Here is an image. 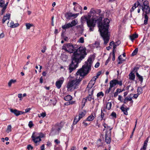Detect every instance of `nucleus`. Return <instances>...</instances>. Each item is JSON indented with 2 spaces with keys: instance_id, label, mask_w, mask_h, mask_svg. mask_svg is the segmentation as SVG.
<instances>
[{
  "instance_id": "obj_49",
  "label": "nucleus",
  "mask_w": 150,
  "mask_h": 150,
  "mask_svg": "<svg viewBox=\"0 0 150 150\" xmlns=\"http://www.w3.org/2000/svg\"><path fill=\"white\" fill-rule=\"evenodd\" d=\"M136 4L135 3L134 4V6L132 7L131 9V11L132 12L134 11V9H135L137 6H136Z\"/></svg>"
},
{
  "instance_id": "obj_56",
  "label": "nucleus",
  "mask_w": 150,
  "mask_h": 150,
  "mask_svg": "<svg viewBox=\"0 0 150 150\" xmlns=\"http://www.w3.org/2000/svg\"><path fill=\"white\" fill-rule=\"evenodd\" d=\"M121 43L120 41V40H118L115 43V44L116 45V46L119 45Z\"/></svg>"
},
{
  "instance_id": "obj_5",
  "label": "nucleus",
  "mask_w": 150,
  "mask_h": 150,
  "mask_svg": "<svg viewBox=\"0 0 150 150\" xmlns=\"http://www.w3.org/2000/svg\"><path fill=\"white\" fill-rule=\"evenodd\" d=\"M93 56H90L87 59L85 64V76L87 75L91 70L93 61L94 60Z\"/></svg>"
},
{
  "instance_id": "obj_38",
  "label": "nucleus",
  "mask_w": 150,
  "mask_h": 150,
  "mask_svg": "<svg viewBox=\"0 0 150 150\" xmlns=\"http://www.w3.org/2000/svg\"><path fill=\"white\" fill-rule=\"evenodd\" d=\"M138 51V49L137 48H136L135 49V50L133 51L132 53V55L133 56L136 54L137 53Z\"/></svg>"
},
{
  "instance_id": "obj_12",
  "label": "nucleus",
  "mask_w": 150,
  "mask_h": 150,
  "mask_svg": "<svg viewBox=\"0 0 150 150\" xmlns=\"http://www.w3.org/2000/svg\"><path fill=\"white\" fill-rule=\"evenodd\" d=\"M74 5H76L74 7V10L76 12L81 11L82 10L81 7L76 2H74L73 3Z\"/></svg>"
},
{
  "instance_id": "obj_1",
  "label": "nucleus",
  "mask_w": 150,
  "mask_h": 150,
  "mask_svg": "<svg viewBox=\"0 0 150 150\" xmlns=\"http://www.w3.org/2000/svg\"><path fill=\"white\" fill-rule=\"evenodd\" d=\"M84 47L80 46L74 52L71 57L72 62L69 66V73H71L78 67V63L84 57Z\"/></svg>"
},
{
  "instance_id": "obj_29",
  "label": "nucleus",
  "mask_w": 150,
  "mask_h": 150,
  "mask_svg": "<svg viewBox=\"0 0 150 150\" xmlns=\"http://www.w3.org/2000/svg\"><path fill=\"white\" fill-rule=\"evenodd\" d=\"M118 59L119 60V62H118V64H122L123 62L125 61V59L122 58V56L121 55L119 56Z\"/></svg>"
},
{
  "instance_id": "obj_11",
  "label": "nucleus",
  "mask_w": 150,
  "mask_h": 150,
  "mask_svg": "<svg viewBox=\"0 0 150 150\" xmlns=\"http://www.w3.org/2000/svg\"><path fill=\"white\" fill-rule=\"evenodd\" d=\"M88 90V91L89 95L88 96L86 97V98L85 99V101H86L87 100L90 101H91V100L93 98L92 96L93 92V89L90 88L89 89V90Z\"/></svg>"
},
{
  "instance_id": "obj_54",
  "label": "nucleus",
  "mask_w": 150,
  "mask_h": 150,
  "mask_svg": "<svg viewBox=\"0 0 150 150\" xmlns=\"http://www.w3.org/2000/svg\"><path fill=\"white\" fill-rule=\"evenodd\" d=\"M139 67L138 66H136L135 67L134 69V71L137 72L139 69Z\"/></svg>"
},
{
  "instance_id": "obj_2",
  "label": "nucleus",
  "mask_w": 150,
  "mask_h": 150,
  "mask_svg": "<svg viewBox=\"0 0 150 150\" xmlns=\"http://www.w3.org/2000/svg\"><path fill=\"white\" fill-rule=\"evenodd\" d=\"M77 77L75 79L70 80L67 85V90L72 91L78 88L79 83L84 76V65L78 70L76 73Z\"/></svg>"
},
{
  "instance_id": "obj_43",
  "label": "nucleus",
  "mask_w": 150,
  "mask_h": 150,
  "mask_svg": "<svg viewBox=\"0 0 150 150\" xmlns=\"http://www.w3.org/2000/svg\"><path fill=\"white\" fill-rule=\"evenodd\" d=\"M97 96L98 97H100V96L103 97L104 96V94L101 91L98 93Z\"/></svg>"
},
{
  "instance_id": "obj_25",
  "label": "nucleus",
  "mask_w": 150,
  "mask_h": 150,
  "mask_svg": "<svg viewBox=\"0 0 150 150\" xmlns=\"http://www.w3.org/2000/svg\"><path fill=\"white\" fill-rule=\"evenodd\" d=\"M138 37V35L137 34H133L132 35L130 36V39L133 41L134 39L137 38Z\"/></svg>"
},
{
  "instance_id": "obj_21",
  "label": "nucleus",
  "mask_w": 150,
  "mask_h": 150,
  "mask_svg": "<svg viewBox=\"0 0 150 150\" xmlns=\"http://www.w3.org/2000/svg\"><path fill=\"white\" fill-rule=\"evenodd\" d=\"M105 142L108 144H109L111 142V139L110 136H108L106 134H105Z\"/></svg>"
},
{
  "instance_id": "obj_34",
  "label": "nucleus",
  "mask_w": 150,
  "mask_h": 150,
  "mask_svg": "<svg viewBox=\"0 0 150 150\" xmlns=\"http://www.w3.org/2000/svg\"><path fill=\"white\" fill-rule=\"evenodd\" d=\"M111 106L112 103L111 102L108 103L106 104V108L108 110H109L111 108Z\"/></svg>"
},
{
  "instance_id": "obj_40",
  "label": "nucleus",
  "mask_w": 150,
  "mask_h": 150,
  "mask_svg": "<svg viewBox=\"0 0 150 150\" xmlns=\"http://www.w3.org/2000/svg\"><path fill=\"white\" fill-rule=\"evenodd\" d=\"M112 87H110H110L108 89H107L105 91V93L108 94L109 93L110 91H111L112 88Z\"/></svg>"
},
{
  "instance_id": "obj_31",
  "label": "nucleus",
  "mask_w": 150,
  "mask_h": 150,
  "mask_svg": "<svg viewBox=\"0 0 150 150\" xmlns=\"http://www.w3.org/2000/svg\"><path fill=\"white\" fill-rule=\"evenodd\" d=\"M84 116V111L83 110V111L79 113V115L78 116L79 119H80L81 118H82Z\"/></svg>"
},
{
  "instance_id": "obj_26",
  "label": "nucleus",
  "mask_w": 150,
  "mask_h": 150,
  "mask_svg": "<svg viewBox=\"0 0 150 150\" xmlns=\"http://www.w3.org/2000/svg\"><path fill=\"white\" fill-rule=\"evenodd\" d=\"M129 79L131 80H133L135 78V75L132 73H130L129 74Z\"/></svg>"
},
{
  "instance_id": "obj_53",
  "label": "nucleus",
  "mask_w": 150,
  "mask_h": 150,
  "mask_svg": "<svg viewBox=\"0 0 150 150\" xmlns=\"http://www.w3.org/2000/svg\"><path fill=\"white\" fill-rule=\"evenodd\" d=\"M115 51H114V50L113 51V52H112V60L113 61H114L115 60Z\"/></svg>"
},
{
  "instance_id": "obj_30",
  "label": "nucleus",
  "mask_w": 150,
  "mask_h": 150,
  "mask_svg": "<svg viewBox=\"0 0 150 150\" xmlns=\"http://www.w3.org/2000/svg\"><path fill=\"white\" fill-rule=\"evenodd\" d=\"M71 13L69 12L66 13L65 14V17L67 19H69L71 17Z\"/></svg>"
},
{
  "instance_id": "obj_51",
  "label": "nucleus",
  "mask_w": 150,
  "mask_h": 150,
  "mask_svg": "<svg viewBox=\"0 0 150 150\" xmlns=\"http://www.w3.org/2000/svg\"><path fill=\"white\" fill-rule=\"evenodd\" d=\"M97 78H97V76H93L91 80V82H92V81H95V82L96 79Z\"/></svg>"
},
{
  "instance_id": "obj_39",
  "label": "nucleus",
  "mask_w": 150,
  "mask_h": 150,
  "mask_svg": "<svg viewBox=\"0 0 150 150\" xmlns=\"http://www.w3.org/2000/svg\"><path fill=\"white\" fill-rule=\"evenodd\" d=\"M103 126L105 127V128H107V129H109V130L110 131V130L112 129V128H110V127L108 126L107 125H106L105 123H104L103 124Z\"/></svg>"
},
{
  "instance_id": "obj_42",
  "label": "nucleus",
  "mask_w": 150,
  "mask_h": 150,
  "mask_svg": "<svg viewBox=\"0 0 150 150\" xmlns=\"http://www.w3.org/2000/svg\"><path fill=\"white\" fill-rule=\"evenodd\" d=\"M77 23L75 20L72 21L70 23L72 27L76 25Z\"/></svg>"
},
{
  "instance_id": "obj_27",
  "label": "nucleus",
  "mask_w": 150,
  "mask_h": 150,
  "mask_svg": "<svg viewBox=\"0 0 150 150\" xmlns=\"http://www.w3.org/2000/svg\"><path fill=\"white\" fill-rule=\"evenodd\" d=\"M16 80L11 79L8 83V85L9 87H10L12 83H14L16 82Z\"/></svg>"
},
{
  "instance_id": "obj_14",
  "label": "nucleus",
  "mask_w": 150,
  "mask_h": 150,
  "mask_svg": "<svg viewBox=\"0 0 150 150\" xmlns=\"http://www.w3.org/2000/svg\"><path fill=\"white\" fill-rule=\"evenodd\" d=\"M96 117V115L94 112L92 113L85 120L86 121H93Z\"/></svg>"
},
{
  "instance_id": "obj_6",
  "label": "nucleus",
  "mask_w": 150,
  "mask_h": 150,
  "mask_svg": "<svg viewBox=\"0 0 150 150\" xmlns=\"http://www.w3.org/2000/svg\"><path fill=\"white\" fill-rule=\"evenodd\" d=\"M62 50L70 53H73L74 51V46L71 43L64 45L62 47Z\"/></svg>"
},
{
  "instance_id": "obj_58",
  "label": "nucleus",
  "mask_w": 150,
  "mask_h": 150,
  "mask_svg": "<svg viewBox=\"0 0 150 150\" xmlns=\"http://www.w3.org/2000/svg\"><path fill=\"white\" fill-rule=\"evenodd\" d=\"M22 94H21V93H19V94H18V97L20 98V100H22V99L21 98H22Z\"/></svg>"
},
{
  "instance_id": "obj_63",
  "label": "nucleus",
  "mask_w": 150,
  "mask_h": 150,
  "mask_svg": "<svg viewBox=\"0 0 150 150\" xmlns=\"http://www.w3.org/2000/svg\"><path fill=\"white\" fill-rule=\"evenodd\" d=\"M123 91H121L120 89L117 88L116 90V92L118 93H120L122 92Z\"/></svg>"
},
{
  "instance_id": "obj_28",
  "label": "nucleus",
  "mask_w": 150,
  "mask_h": 150,
  "mask_svg": "<svg viewBox=\"0 0 150 150\" xmlns=\"http://www.w3.org/2000/svg\"><path fill=\"white\" fill-rule=\"evenodd\" d=\"M80 119H79L78 116H76V117L74 118L73 124L74 125L76 124L77 122L80 120Z\"/></svg>"
},
{
  "instance_id": "obj_35",
  "label": "nucleus",
  "mask_w": 150,
  "mask_h": 150,
  "mask_svg": "<svg viewBox=\"0 0 150 150\" xmlns=\"http://www.w3.org/2000/svg\"><path fill=\"white\" fill-rule=\"evenodd\" d=\"M147 14L146 13L144 15L145 20H144V23L145 25H146L147 24V21H148V17L147 15Z\"/></svg>"
},
{
  "instance_id": "obj_50",
  "label": "nucleus",
  "mask_w": 150,
  "mask_h": 150,
  "mask_svg": "<svg viewBox=\"0 0 150 150\" xmlns=\"http://www.w3.org/2000/svg\"><path fill=\"white\" fill-rule=\"evenodd\" d=\"M125 100H127V101L129 100L131 101V103L132 104L133 102V100H132V99L131 98H128V97H126L125 98Z\"/></svg>"
},
{
  "instance_id": "obj_16",
  "label": "nucleus",
  "mask_w": 150,
  "mask_h": 150,
  "mask_svg": "<svg viewBox=\"0 0 150 150\" xmlns=\"http://www.w3.org/2000/svg\"><path fill=\"white\" fill-rule=\"evenodd\" d=\"M124 106V105H123L120 108V109L123 112L124 114L127 115H128L127 110H129V108H125Z\"/></svg>"
},
{
  "instance_id": "obj_59",
  "label": "nucleus",
  "mask_w": 150,
  "mask_h": 150,
  "mask_svg": "<svg viewBox=\"0 0 150 150\" xmlns=\"http://www.w3.org/2000/svg\"><path fill=\"white\" fill-rule=\"evenodd\" d=\"M110 57H109L108 59L107 60L105 63V65H106L110 61Z\"/></svg>"
},
{
  "instance_id": "obj_46",
  "label": "nucleus",
  "mask_w": 150,
  "mask_h": 150,
  "mask_svg": "<svg viewBox=\"0 0 150 150\" xmlns=\"http://www.w3.org/2000/svg\"><path fill=\"white\" fill-rule=\"evenodd\" d=\"M143 6H149L148 1L147 0L144 1L143 4Z\"/></svg>"
},
{
  "instance_id": "obj_24",
  "label": "nucleus",
  "mask_w": 150,
  "mask_h": 150,
  "mask_svg": "<svg viewBox=\"0 0 150 150\" xmlns=\"http://www.w3.org/2000/svg\"><path fill=\"white\" fill-rule=\"evenodd\" d=\"M72 99V97L70 95H67L64 97V99L67 101H69Z\"/></svg>"
},
{
  "instance_id": "obj_9",
  "label": "nucleus",
  "mask_w": 150,
  "mask_h": 150,
  "mask_svg": "<svg viewBox=\"0 0 150 150\" xmlns=\"http://www.w3.org/2000/svg\"><path fill=\"white\" fill-rule=\"evenodd\" d=\"M64 78L63 77H62L59 79L58 80L56 81L55 85L57 88L59 89L61 88L64 82Z\"/></svg>"
},
{
  "instance_id": "obj_47",
  "label": "nucleus",
  "mask_w": 150,
  "mask_h": 150,
  "mask_svg": "<svg viewBox=\"0 0 150 150\" xmlns=\"http://www.w3.org/2000/svg\"><path fill=\"white\" fill-rule=\"evenodd\" d=\"M33 126V122L30 121L28 123V126L30 128H31Z\"/></svg>"
},
{
  "instance_id": "obj_62",
  "label": "nucleus",
  "mask_w": 150,
  "mask_h": 150,
  "mask_svg": "<svg viewBox=\"0 0 150 150\" xmlns=\"http://www.w3.org/2000/svg\"><path fill=\"white\" fill-rule=\"evenodd\" d=\"M54 142L55 143L57 144H59L60 143V142L59 140L57 139H55L54 140Z\"/></svg>"
},
{
  "instance_id": "obj_36",
  "label": "nucleus",
  "mask_w": 150,
  "mask_h": 150,
  "mask_svg": "<svg viewBox=\"0 0 150 150\" xmlns=\"http://www.w3.org/2000/svg\"><path fill=\"white\" fill-rule=\"evenodd\" d=\"M99 43L98 42H96L95 43L93 44L92 45L94 47L97 48L99 46Z\"/></svg>"
},
{
  "instance_id": "obj_52",
  "label": "nucleus",
  "mask_w": 150,
  "mask_h": 150,
  "mask_svg": "<svg viewBox=\"0 0 150 150\" xmlns=\"http://www.w3.org/2000/svg\"><path fill=\"white\" fill-rule=\"evenodd\" d=\"M33 147L30 145H29L28 146L27 148L28 150H31L33 149Z\"/></svg>"
},
{
  "instance_id": "obj_55",
  "label": "nucleus",
  "mask_w": 150,
  "mask_h": 150,
  "mask_svg": "<svg viewBox=\"0 0 150 150\" xmlns=\"http://www.w3.org/2000/svg\"><path fill=\"white\" fill-rule=\"evenodd\" d=\"M40 115L41 117H45L46 115V114L45 112H43L40 114Z\"/></svg>"
},
{
  "instance_id": "obj_45",
  "label": "nucleus",
  "mask_w": 150,
  "mask_h": 150,
  "mask_svg": "<svg viewBox=\"0 0 150 150\" xmlns=\"http://www.w3.org/2000/svg\"><path fill=\"white\" fill-rule=\"evenodd\" d=\"M84 40L83 38L82 37L79 39L78 42L80 43H83L84 42Z\"/></svg>"
},
{
  "instance_id": "obj_17",
  "label": "nucleus",
  "mask_w": 150,
  "mask_h": 150,
  "mask_svg": "<svg viewBox=\"0 0 150 150\" xmlns=\"http://www.w3.org/2000/svg\"><path fill=\"white\" fill-rule=\"evenodd\" d=\"M9 22V21H8L7 23V24L9 27L11 28H14L17 27L19 25V24L18 23L14 24V23L13 21H11L10 22L9 25H8V23Z\"/></svg>"
},
{
  "instance_id": "obj_57",
  "label": "nucleus",
  "mask_w": 150,
  "mask_h": 150,
  "mask_svg": "<svg viewBox=\"0 0 150 150\" xmlns=\"http://www.w3.org/2000/svg\"><path fill=\"white\" fill-rule=\"evenodd\" d=\"M2 7L3 8L1 10V12H2L1 15H2L4 13V12L5 10L6 9V8L4 7Z\"/></svg>"
},
{
  "instance_id": "obj_61",
  "label": "nucleus",
  "mask_w": 150,
  "mask_h": 150,
  "mask_svg": "<svg viewBox=\"0 0 150 150\" xmlns=\"http://www.w3.org/2000/svg\"><path fill=\"white\" fill-rule=\"evenodd\" d=\"M4 36V33H2L0 34V39L3 38Z\"/></svg>"
},
{
  "instance_id": "obj_8",
  "label": "nucleus",
  "mask_w": 150,
  "mask_h": 150,
  "mask_svg": "<svg viewBox=\"0 0 150 150\" xmlns=\"http://www.w3.org/2000/svg\"><path fill=\"white\" fill-rule=\"evenodd\" d=\"M38 136V135L36 134V132H34L32 134L31 137L33 140L35 144L38 143L42 140Z\"/></svg>"
},
{
  "instance_id": "obj_10",
  "label": "nucleus",
  "mask_w": 150,
  "mask_h": 150,
  "mask_svg": "<svg viewBox=\"0 0 150 150\" xmlns=\"http://www.w3.org/2000/svg\"><path fill=\"white\" fill-rule=\"evenodd\" d=\"M62 128V127L58 125H55L52 129V131L55 134L58 133L59 131Z\"/></svg>"
},
{
  "instance_id": "obj_20",
  "label": "nucleus",
  "mask_w": 150,
  "mask_h": 150,
  "mask_svg": "<svg viewBox=\"0 0 150 150\" xmlns=\"http://www.w3.org/2000/svg\"><path fill=\"white\" fill-rule=\"evenodd\" d=\"M136 75L137 77L138 78L139 81L141 82V83H142L143 79V77L142 76L140 75L137 72H136Z\"/></svg>"
},
{
  "instance_id": "obj_23",
  "label": "nucleus",
  "mask_w": 150,
  "mask_h": 150,
  "mask_svg": "<svg viewBox=\"0 0 150 150\" xmlns=\"http://www.w3.org/2000/svg\"><path fill=\"white\" fill-rule=\"evenodd\" d=\"M25 25L26 27V30H29L30 29V28L33 26V24H30L29 23H26L25 24Z\"/></svg>"
},
{
  "instance_id": "obj_22",
  "label": "nucleus",
  "mask_w": 150,
  "mask_h": 150,
  "mask_svg": "<svg viewBox=\"0 0 150 150\" xmlns=\"http://www.w3.org/2000/svg\"><path fill=\"white\" fill-rule=\"evenodd\" d=\"M72 27L70 23H67L62 26V28L63 29L68 28L70 27Z\"/></svg>"
},
{
  "instance_id": "obj_18",
  "label": "nucleus",
  "mask_w": 150,
  "mask_h": 150,
  "mask_svg": "<svg viewBox=\"0 0 150 150\" xmlns=\"http://www.w3.org/2000/svg\"><path fill=\"white\" fill-rule=\"evenodd\" d=\"M10 110L11 112L13 113L16 116H17L20 115V111L16 109H13L12 108L10 109Z\"/></svg>"
},
{
  "instance_id": "obj_3",
  "label": "nucleus",
  "mask_w": 150,
  "mask_h": 150,
  "mask_svg": "<svg viewBox=\"0 0 150 150\" xmlns=\"http://www.w3.org/2000/svg\"><path fill=\"white\" fill-rule=\"evenodd\" d=\"M109 22V20L105 18L104 20L103 23L100 22L98 24L99 30L105 44L108 42L110 39V35L108 31Z\"/></svg>"
},
{
  "instance_id": "obj_33",
  "label": "nucleus",
  "mask_w": 150,
  "mask_h": 150,
  "mask_svg": "<svg viewBox=\"0 0 150 150\" xmlns=\"http://www.w3.org/2000/svg\"><path fill=\"white\" fill-rule=\"evenodd\" d=\"M11 125H9L7 126V129L6 130V132L7 133L11 132Z\"/></svg>"
},
{
  "instance_id": "obj_19",
  "label": "nucleus",
  "mask_w": 150,
  "mask_h": 150,
  "mask_svg": "<svg viewBox=\"0 0 150 150\" xmlns=\"http://www.w3.org/2000/svg\"><path fill=\"white\" fill-rule=\"evenodd\" d=\"M95 83V81H92V82H91V81L89 83L88 86L86 88V90H89L91 88L92 86L94 85Z\"/></svg>"
},
{
  "instance_id": "obj_41",
  "label": "nucleus",
  "mask_w": 150,
  "mask_h": 150,
  "mask_svg": "<svg viewBox=\"0 0 150 150\" xmlns=\"http://www.w3.org/2000/svg\"><path fill=\"white\" fill-rule=\"evenodd\" d=\"M104 115V114L103 112V111L102 109L101 110V112L100 115V120H102L103 119V117Z\"/></svg>"
},
{
  "instance_id": "obj_15",
  "label": "nucleus",
  "mask_w": 150,
  "mask_h": 150,
  "mask_svg": "<svg viewBox=\"0 0 150 150\" xmlns=\"http://www.w3.org/2000/svg\"><path fill=\"white\" fill-rule=\"evenodd\" d=\"M10 18V14L9 13L7 14L6 16H4L2 19V23H4L7 20H9Z\"/></svg>"
},
{
  "instance_id": "obj_13",
  "label": "nucleus",
  "mask_w": 150,
  "mask_h": 150,
  "mask_svg": "<svg viewBox=\"0 0 150 150\" xmlns=\"http://www.w3.org/2000/svg\"><path fill=\"white\" fill-rule=\"evenodd\" d=\"M141 6L142 8V10L143 11L145 12L146 14L149 13L150 9L149 6H143V5H141Z\"/></svg>"
},
{
  "instance_id": "obj_7",
  "label": "nucleus",
  "mask_w": 150,
  "mask_h": 150,
  "mask_svg": "<svg viewBox=\"0 0 150 150\" xmlns=\"http://www.w3.org/2000/svg\"><path fill=\"white\" fill-rule=\"evenodd\" d=\"M117 84L119 85L120 86H122V80L119 81L117 79H114L110 82V87H113Z\"/></svg>"
},
{
  "instance_id": "obj_60",
  "label": "nucleus",
  "mask_w": 150,
  "mask_h": 150,
  "mask_svg": "<svg viewBox=\"0 0 150 150\" xmlns=\"http://www.w3.org/2000/svg\"><path fill=\"white\" fill-rule=\"evenodd\" d=\"M111 115L113 117H116V114L115 112H112L111 113Z\"/></svg>"
},
{
  "instance_id": "obj_48",
  "label": "nucleus",
  "mask_w": 150,
  "mask_h": 150,
  "mask_svg": "<svg viewBox=\"0 0 150 150\" xmlns=\"http://www.w3.org/2000/svg\"><path fill=\"white\" fill-rule=\"evenodd\" d=\"M79 15V13L74 14L71 13V17H73L74 18H76Z\"/></svg>"
},
{
  "instance_id": "obj_37",
  "label": "nucleus",
  "mask_w": 150,
  "mask_h": 150,
  "mask_svg": "<svg viewBox=\"0 0 150 150\" xmlns=\"http://www.w3.org/2000/svg\"><path fill=\"white\" fill-rule=\"evenodd\" d=\"M36 133L37 135H38V137L40 138V139H41V138L43 137H45V135L42 133H38L36 132Z\"/></svg>"
},
{
  "instance_id": "obj_4",
  "label": "nucleus",
  "mask_w": 150,
  "mask_h": 150,
  "mask_svg": "<svg viewBox=\"0 0 150 150\" xmlns=\"http://www.w3.org/2000/svg\"><path fill=\"white\" fill-rule=\"evenodd\" d=\"M95 12V11L93 8H92L90 12L88 13V16L87 17H85V19L87 20V23L88 27L90 28L89 30L90 31H93V27L95 26L96 23L97 19H95L94 18H92L91 19H90L91 14Z\"/></svg>"
},
{
  "instance_id": "obj_32",
  "label": "nucleus",
  "mask_w": 150,
  "mask_h": 150,
  "mask_svg": "<svg viewBox=\"0 0 150 150\" xmlns=\"http://www.w3.org/2000/svg\"><path fill=\"white\" fill-rule=\"evenodd\" d=\"M137 91L138 95H139L142 93L143 91L142 88L140 87H138L137 89Z\"/></svg>"
},
{
  "instance_id": "obj_64",
  "label": "nucleus",
  "mask_w": 150,
  "mask_h": 150,
  "mask_svg": "<svg viewBox=\"0 0 150 150\" xmlns=\"http://www.w3.org/2000/svg\"><path fill=\"white\" fill-rule=\"evenodd\" d=\"M100 65V63L98 62H97L95 66V68H98Z\"/></svg>"
},
{
  "instance_id": "obj_44",
  "label": "nucleus",
  "mask_w": 150,
  "mask_h": 150,
  "mask_svg": "<svg viewBox=\"0 0 150 150\" xmlns=\"http://www.w3.org/2000/svg\"><path fill=\"white\" fill-rule=\"evenodd\" d=\"M4 5V1L3 0H0V6L3 7Z\"/></svg>"
}]
</instances>
